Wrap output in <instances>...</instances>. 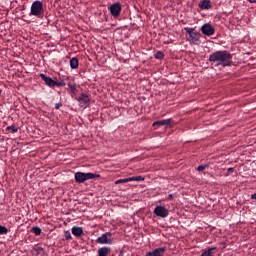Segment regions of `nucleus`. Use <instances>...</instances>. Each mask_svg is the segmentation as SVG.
Wrapping results in <instances>:
<instances>
[{
    "instance_id": "1",
    "label": "nucleus",
    "mask_w": 256,
    "mask_h": 256,
    "mask_svg": "<svg viewBox=\"0 0 256 256\" xmlns=\"http://www.w3.org/2000/svg\"><path fill=\"white\" fill-rule=\"evenodd\" d=\"M209 61L211 65H216V67H231L233 65V55L227 50L216 51L209 56Z\"/></svg>"
},
{
    "instance_id": "2",
    "label": "nucleus",
    "mask_w": 256,
    "mask_h": 256,
    "mask_svg": "<svg viewBox=\"0 0 256 256\" xmlns=\"http://www.w3.org/2000/svg\"><path fill=\"white\" fill-rule=\"evenodd\" d=\"M30 15L33 17L41 18L45 15V9L43 8V2L36 0L32 3L30 8Z\"/></svg>"
},
{
    "instance_id": "3",
    "label": "nucleus",
    "mask_w": 256,
    "mask_h": 256,
    "mask_svg": "<svg viewBox=\"0 0 256 256\" xmlns=\"http://www.w3.org/2000/svg\"><path fill=\"white\" fill-rule=\"evenodd\" d=\"M184 30L189 35V43L191 45H199L201 43V33L195 32V28L185 27Z\"/></svg>"
},
{
    "instance_id": "4",
    "label": "nucleus",
    "mask_w": 256,
    "mask_h": 256,
    "mask_svg": "<svg viewBox=\"0 0 256 256\" xmlns=\"http://www.w3.org/2000/svg\"><path fill=\"white\" fill-rule=\"evenodd\" d=\"M97 177H100V175L93 174L91 172L89 173L76 172L74 174V179L76 183H85V181H89L90 179H97Z\"/></svg>"
},
{
    "instance_id": "5",
    "label": "nucleus",
    "mask_w": 256,
    "mask_h": 256,
    "mask_svg": "<svg viewBox=\"0 0 256 256\" xmlns=\"http://www.w3.org/2000/svg\"><path fill=\"white\" fill-rule=\"evenodd\" d=\"M40 79H42V81H44V83L48 87H65V85H66L65 81H55V80L51 79V77H49L43 73L40 74Z\"/></svg>"
},
{
    "instance_id": "6",
    "label": "nucleus",
    "mask_w": 256,
    "mask_h": 256,
    "mask_svg": "<svg viewBox=\"0 0 256 256\" xmlns=\"http://www.w3.org/2000/svg\"><path fill=\"white\" fill-rule=\"evenodd\" d=\"M109 237H111V232L104 233L96 239V243L100 245H113V240Z\"/></svg>"
},
{
    "instance_id": "7",
    "label": "nucleus",
    "mask_w": 256,
    "mask_h": 256,
    "mask_svg": "<svg viewBox=\"0 0 256 256\" xmlns=\"http://www.w3.org/2000/svg\"><path fill=\"white\" fill-rule=\"evenodd\" d=\"M154 215L156 217H161L165 219V217H169V210L165 206H156L154 209Z\"/></svg>"
},
{
    "instance_id": "8",
    "label": "nucleus",
    "mask_w": 256,
    "mask_h": 256,
    "mask_svg": "<svg viewBox=\"0 0 256 256\" xmlns=\"http://www.w3.org/2000/svg\"><path fill=\"white\" fill-rule=\"evenodd\" d=\"M200 31L203 33V35H206V37H211V35H215V27H213L209 23L202 25Z\"/></svg>"
},
{
    "instance_id": "9",
    "label": "nucleus",
    "mask_w": 256,
    "mask_h": 256,
    "mask_svg": "<svg viewBox=\"0 0 256 256\" xmlns=\"http://www.w3.org/2000/svg\"><path fill=\"white\" fill-rule=\"evenodd\" d=\"M108 9L112 17H119V15H121V11L123 8L121 6V3H114Z\"/></svg>"
},
{
    "instance_id": "10",
    "label": "nucleus",
    "mask_w": 256,
    "mask_h": 256,
    "mask_svg": "<svg viewBox=\"0 0 256 256\" xmlns=\"http://www.w3.org/2000/svg\"><path fill=\"white\" fill-rule=\"evenodd\" d=\"M78 102L80 103V107H82L83 109H87V107L89 106V96L85 93H82L78 97Z\"/></svg>"
},
{
    "instance_id": "11",
    "label": "nucleus",
    "mask_w": 256,
    "mask_h": 256,
    "mask_svg": "<svg viewBox=\"0 0 256 256\" xmlns=\"http://www.w3.org/2000/svg\"><path fill=\"white\" fill-rule=\"evenodd\" d=\"M171 123H173L171 119L159 120L153 123V127H169Z\"/></svg>"
},
{
    "instance_id": "12",
    "label": "nucleus",
    "mask_w": 256,
    "mask_h": 256,
    "mask_svg": "<svg viewBox=\"0 0 256 256\" xmlns=\"http://www.w3.org/2000/svg\"><path fill=\"white\" fill-rule=\"evenodd\" d=\"M166 250L167 249L165 247H160V248L155 249L152 252H148L146 254V256H163V255H165Z\"/></svg>"
},
{
    "instance_id": "13",
    "label": "nucleus",
    "mask_w": 256,
    "mask_h": 256,
    "mask_svg": "<svg viewBox=\"0 0 256 256\" xmlns=\"http://www.w3.org/2000/svg\"><path fill=\"white\" fill-rule=\"evenodd\" d=\"M109 255H111V248L104 246L98 249V256H109Z\"/></svg>"
},
{
    "instance_id": "14",
    "label": "nucleus",
    "mask_w": 256,
    "mask_h": 256,
    "mask_svg": "<svg viewBox=\"0 0 256 256\" xmlns=\"http://www.w3.org/2000/svg\"><path fill=\"white\" fill-rule=\"evenodd\" d=\"M83 233V228L74 226L72 227V235L75 237H81V234Z\"/></svg>"
},
{
    "instance_id": "15",
    "label": "nucleus",
    "mask_w": 256,
    "mask_h": 256,
    "mask_svg": "<svg viewBox=\"0 0 256 256\" xmlns=\"http://www.w3.org/2000/svg\"><path fill=\"white\" fill-rule=\"evenodd\" d=\"M200 9H211V1L209 0H202L199 3Z\"/></svg>"
},
{
    "instance_id": "16",
    "label": "nucleus",
    "mask_w": 256,
    "mask_h": 256,
    "mask_svg": "<svg viewBox=\"0 0 256 256\" xmlns=\"http://www.w3.org/2000/svg\"><path fill=\"white\" fill-rule=\"evenodd\" d=\"M70 67L71 69H77L79 67V60L75 57L70 59Z\"/></svg>"
},
{
    "instance_id": "17",
    "label": "nucleus",
    "mask_w": 256,
    "mask_h": 256,
    "mask_svg": "<svg viewBox=\"0 0 256 256\" xmlns=\"http://www.w3.org/2000/svg\"><path fill=\"white\" fill-rule=\"evenodd\" d=\"M7 131H12V133H17L19 131V128L15 127L14 125L8 126Z\"/></svg>"
},
{
    "instance_id": "18",
    "label": "nucleus",
    "mask_w": 256,
    "mask_h": 256,
    "mask_svg": "<svg viewBox=\"0 0 256 256\" xmlns=\"http://www.w3.org/2000/svg\"><path fill=\"white\" fill-rule=\"evenodd\" d=\"M130 181H143L144 178L143 176H133V177H129Z\"/></svg>"
},
{
    "instance_id": "19",
    "label": "nucleus",
    "mask_w": 256,
    "mask_h": 256,
    "mask_svg": "<svg viewBox=\"0 0 256 256\" xmlns=\"http://www.w3.org/2000/svg\"><path fill=\"white\" fill-rule=\"evenodd\" d=\"M8 231L7 227L0 225V235H7Z\"/></svg>"
},
{
    "instance_id": "20",
    "label": "nucleus",
    "mask_w": 256,
    "mask_h": 256,
    "mask_svg": "<svg viewBox=\"0 0 256 256\" xmlns=\"http://www.w3.org/2000/svg\"><path fill=\"white\" fill-rule=\"evenodd\" d=\"M155 59H163V57H165V54H163V52L158 51L155 53L154 55Z\"/></svg>"
},
{
    "instance_id": "21",
    "label": "nucleus",
    "mask_w": 256,
    "mask_h": 256,
    "mask_svg": "<svg viewBox=\"0 0 256 256\" xmlns=\"http://www.w3.org/2000/svg\"><path fill=\"white\" fill-rule=\"evenodd\" d=\"M129 178L119 179L115 182L116 185H119L120 183H129Z\"/></svg>"
},
{
    "instance_id": "22",
    "label": "nucleus",
    "mask_w": 256,
    "mask_h": 256,
    "mask_svg": "<svg viewBox=\"0 0 256 256\" xmlns=\"http://www.w3.org/2000/svg\"><path fill=\"white\" fill-rule=\"evenodd\" d=\"M68 87H69V89L71 90L72 93H75V91H77V88L71 82L68 83Z\"/></svg>"
},
{
    "instance_id": "23",
    "label": "nucleus",
    "mask_w": 256,
    "mask_h": 256,
    "mask_svg": "<svg viewBox=\"0 0 256 256\" xmlns=\"http://www.w3.org/2000/svg\"><path fill=\"white\" fill-rule=\"evenodd\" d=\"M32 232L35 233L36 235H41V228L33 227Z\"/></svg>"
},
{
    "instance_id": "24",
    "label": "nucleus",
    "mask_w": 256,
    "mask_h": 256,
    "mask_svg": "<svg viewBox=\"0 0 256 256\" xmlns=\"http://www.w3.org/2000/svg\"><path fill=\"white\" fill-rule=\"evenodd\" d=\"M207 167H209V165H207V164L200 165L197 167V171H205V169H207Z\"/></svg>"
},
{
    "instance_id": "25",
    "label": "nucleus",
    "mask_w": 256,
    "mask_h": 256,
    "mask_svg": "<svg viewBox=\"0 0 256 256\" xmlns=\"http://www.w3.org/2000/svg\"><path fill=\"white\" fill-rule=\"evenodd\" d=\"M64 237H65V239H67V241L71 240V239H72V237H71V232L65 231Z\"/></svg>"
},
{
    "instance_id": "26",
    "label": "nucleus",
    "mask_w": 256,
    "mask_h": 256,
    "mask_svg": "<svg viewBox=\"0 0 256 256\" xmlns=\"http://www.w3.org/2000/svg\"><path fill=\"white\" fill-rule=\"evenodd\" d=\"M62 106H63L62 103H56V104H55V109H59V108L62 107Z\"/></svg>"
},
{
    "instance_id": "27",
    "label": "nucleus",
    "mask_w": 256,
    "mask_h": 256,
    "mask_svg": "<svg viewBox=\"0 0 256 256\" xmlns=\"http://www.w3.org/2000/svg\"><path fill=\"white\" fill-rule=\"evenodd\" d=\"M233 171H235V169H234V168H228V170H227V174H228V175H230V173H233Z\"/></svg>"
},
{
    "instance_id": "28",
    "label": "nucleus",
    "mask_w": 256,
    "mask_h": 256,
    "mask_svg": "<svg viewBox=\"0 0 256 256\" xmlns=\"http://www.w3.org/2000/svg\"><path fill=\"white\" fill-rule=\"evenodd\" d=\"M251 199H255V201H256V193L251 195Z\"/></svg>"
},
{
    "instance_id": "29",
    "label": "nucleus",
    "mask_w": 256,
    "mask_h": 256,
    "mask_svg": "<svg viewBox=\"0 0 256 256\" xmlns=\"http://www.w3.org/2000/svg\"><path fill=\"white\" fill-rule=\"evenodd\" d=\"M173 198V194H170L169 196H168V199H172Z\"/></svg>"
},
{
    "instance_id": "30",
    "label": "nucleus",
    "mask_w": 256,
    "mask_h": 256,
    "mask_svg": "<svg viewBox=\"0 0 256 256\" xmlns=\"http://www.w3.org/2000/svg\"><path fill=\"white\" fill-rule=\"evenodd\" d=\"M250 3H256V0H249Z\"/></svg>"
}]
</instances>
